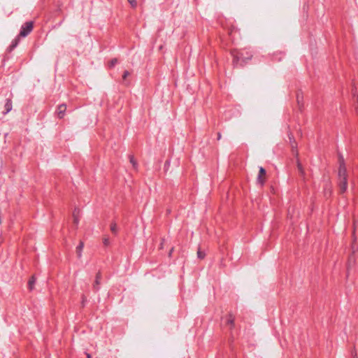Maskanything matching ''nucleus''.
Listing matches in <instances>:
<instances>
[{
	"mask_svg": "<svg viewBox=\"0 0 358 358\" xmlns=\"http://www.w3.org/2000/svg\"><path fill=\"white\" fill-rule=\"evenodd\" d=\"M103 243L104 245H106V246L108 245L110 243L109 238L105 237L103 238Z\"/></svg>",
	"mask_w": 358,
	"mask_h": 358,
	"instance_id": "obj_17",
	"label": "nucleus"
},
{
	"mask_svg": "<svg viewBox=\"0 0 358 358\" xmlns=\"http://www.w3.org/2000/svg\"><path fill=\"white\" fill-rule=\"evenodd\" d=\"M66 110V104H60L57 109V117L60 119L63 118Z\"/></svg>",
	"mask_w": 358,
	"mask_h": 358,
	"instance_id": "obj_5",
	"label": "nucleus"
},
{
	"mask_svg": "<svg viewBox=\"0 0 358 358\" xmlns=\"http://www.w3.org/2000/svg\"><path fill=\"white\" fill-rule=\"evenodd\" d=\"M73 219H74V223L76 224H78V222H79V220H78V217L76 215V212L73 213Z\"/></svg>",
	"mask_w": 358,
	"mask_h": 358,
	"instance_id": "obj_20",
	"label": "nucleus"
},
{
	"mask_svg": "<svg viewBox=\"0 0 358 358\" xmlns=\"http://www.w3.org/2000/svg\"><path fill=\"white\" fill-rule=\"evenodd\" d=\"M129 161H130L131 164H132L133 167L134 169H136L137 168V163L135 161L134 157L133 155H129Z\"/></svg>",
	"mask_w": 358,
	"mask_h": 358,
	"instance_id": "obj_12",
	"label": "nucleus"
},
{
	"mask_svg": "<svg viewBox=\"0 0 358 358\" xmlns=\"http://www.w3.org/2000/svg\"><path fill=\"white\" fill-rule=\"evenodd\" d=\"M338 186L341 193H344L348 189V173L344 157L342 155H338Z\"/></svg>",
	"mask_w": 358,
	"mask_h": 358,
	"instance_id": "obj_1",
	"label": "nucleus"
},
{
	"mask_svg": "<svg viewBox=\"0 0 358 358\" xmlns=\"http://www.w3.org/2000/svg\"><path fill=\"white\" fill-rule=\"evenodd\" d=\"M35 282H36V278L34 276H32L29 279V282H28V287H29V290H32L34 289Z\"/></svg>",
	"mask_w": 358,
	"mask_h": 358,
	"instance_id": "obj_10",
	"label": "nucleus"
},
{
	"mask_svg": "<svg viewBox=\"0 0 358 358\" xmlns=\"http://www.w3.org/2000/svg\"><path fill=\"white\" fill-rule=\"evenodd\" d=\"M222 138V134L220 132H218L217 133V140H220Z\"/></svg>",
	"mask_w": 358,
	"mask_h": 358,
	"instance_id": "obj_23",
	"label": "nucleus"
},
{
	"mask_svg": "<svg viewBox=\"0 0 358 358\" xmlns=\"http://www.w3.org/2000/svg\"><path fill=\"white\" fill-rule=\"evenodd\" d=\"M84 248V243L80 241L79 245L76 247V253L78 258L82 257V252Z\"/></svg>",
	"mask_w": 358,
	"mask_h": 358,
	"instance_id": "obj_9",
	"label": "nucleus"
},
{
	"mask_svg": "<svg viewBox=\"0 0 358 358\" xmlns=\"http://www.w3.org/2000/svg\"><path fill=\"white\" fill-rule=\"evenodd\" d=\"M13 108V103L11 99H6V102L4 104V109L5 111L3 112L4 115L8 113L10 111H11Z\"/></svg>",
	"mask_w": 358,
	"mask_h": 358,
	"instance_id": "obj_7",
	"label": "nucleus"
},
{
	"mask_svg": "<svg viewBox=\"0 0 358 358\" xmlns=\"http://www.w3.org/2000/svg\"><path fill=\"white\" fill-rule=\"evenodd\" d=\"M34 28V22L32 21H28L24 23L20 29L19 36L26 37L33 30Z\"/></svg>",
	"mask_w": 358,
	"mask_h": 358,
	"instance_id": "obj_3",
	"label": "nucleus"
},
{
	"mask_svg": "<svg viewBox=\"0 0 358 358\" xmlns=\"http://www.w3.org/2000/svg\"><path fill=\"white\" fill-rule=\"evenodd\" d=\"M231 55L233 57L232 62L235 67L243 66L252 57V54L245 50H234L231 52Z\"/></svg>",
	"mask_w": 358,
	"mask_h": 358,
	"instance_id": "obj_2",
	"label": "nucleus"
},
{
	"mask_svg": "<svg viewBox=\"0 0 358 358\" xmlns=\"http://www.w3.org/2000/svg\"><path fill=\"white\" fill-rule=\"evenodd\" d=\"M205 253L202 251H201L200 250H198L197 252V256L199 259H203L205 257Z\"/></svg>",
	"mask_w": 358,
	"mask_h": 358,
	"instance_id": "obj_16",
	"label": "nucleus"
},
{
	"mask_svg": "<svg viewBox=\"0 0 358 358\" xmlns=\"http://www.w3.org/2000/svg\"><path fill=\"white\" fill-rule=\"evenodd\" d=\"M87 358H91V355L90 354H87Z\"/></svg>",
	"mask_w": 358,
	"mask_h": 358,
	"instance_id": "obj_25",
	"label": "nucleus"
},
{
	"mask_svg": "<svg viewBox=\"0 0 358 358\" xmlns=\"http://www.w3.org/2000/svg\"><path fill=\"white\" fill-rule=\"evenodd\" d=\"M297 167H298V170L300 172L301 175L302 176H304V170H303L301 164L299 162H298Z\"/></svg>",
	"mask_w": 358,
	"mask_h": 358,
	"instance_id": "obj_13",
	"label": "nucleus"
},
{
	"mask_svg": "<svg viewBox=\"0 0 358 358\" xmlns=\"http://www.w3.org/2000/svg\"><path fill=\"white\" fill-rule=\"evenodd\" d=\"M129 75V72L128 71H124L122 75V78L125 80L127 76Z\"/></svg>",
	"mask_w": 358,
	"mask_h": 358,
	"instance_id": "obj_19",
	"label": "nucleus"
},
{
	"mask_svg": "<svg viewBox=\"0 0 358 358\" xmlns=\"http://www.w3.org/2000/svg\"><path fill=\"white\" fill-rule=\"evenodd\" d=\"M117 63V59L116 58H114L113 59L110 60V63H109V66L110 67H113L115 66V65Z\"/></svg>",
	"mask_w": 358,
	"mask_h": 358,
	"instance_id": "obj_15",
	"label": "nucleus"
},
{
	"mask_svg": "<svg viewBox=\"0 0 358 358\" xmlns=\"http://www.w3.org/2000/svg\"><path fill=\"white\" fill-rule=\"evenodd\" d=\"M266 176V170L263 167H259V174L257 176V182L260 185H263L264 184V179L263 178Z\"/></svg>",
	"mask_w": 358,
	"mask_h": 358,
	"instance_id": "obj_4",
	"label": "nucleus"
},
{
	"mask_svg": "<svg viewBox=\"0 0 358 358\" xmlns=\"http://www.w3.org/2000/svg\"><path fill=\"white\" fill-rule=\"evenodd\" d=\"M110 230L114 234H116L117 232V227L115 222H113L110 224Z\"/></svg>",
	"mask_w": 358,
	"mask_h": 358,
	"instance_id": "obj_11",
	"label": "nucleus"
},
{
	"mask_svg": "<svg viewBox=\"0 0 358 358\" xmlns=\"http://www.w3.org/2000/svg\"><path fill=\"white\" fill-rule=\"evenodd\" d=\"M20 37L19 35L15 37L11 42L9 48H8V50L10 52L13 51L17 45H18V43L20 42Z\"/></svg>",
	"mask_w": 358,
	"mask_h": 358,
	"instance_id": "obj_8",
	"label": "nucleus"
},
{
	"mask_svg": "<svg viewBox=\"0 0 358 358\" xmlns=\"http://www.w3.org/2000/svg\"><path fill=\"white\" fill-rule=\"evenodd\" d=\"M289 140H290V141H291V142H292V140H293V143H292V148H294V144H295V142H294V137H293V136H292V135H289Z\"/></svg>",
	"mask_w": 358,
	"mask_h": 358,
	"instance_id": "obj_21",
	"label": "nucleus"
},
{
	"mask_svg": "<svg viewBox=\"0 0 358 358\" xmlns=\"http://www.w3.org/2000/svg\"><path fill=\"white\" fill-rule=\"evenodd\" d=\"M101 272H98L96 275V279H95L94 283L93 285V289L96 292H98L100 289L99 285L101 283Z\"/></svg>",
	"mask_w": 358,
	"mask_h": 358,
	"instance_id": "obj_6",
	"label": "nucleus"
},
{
	"mask_svg": "<svg viewBox=\"0 0 358 358\" xmlns=\"http://www.w3.org/2000/svg\"><path fill=\"white\" fill-rule=\"evenodd\" d=\"M173 250V248H171V250H170V252H169V255H171V253H172Z\"/></svg>",
	"mask_w": 358,
	"mask_h": 358,
	"instance_id": "obj_24",
	"label": "nucleus"
},
{
	"mask_svg": "<svg viewBox=\"0 0 358 358\" xmlns=\"http://www.w3.org/2000/svg\"><path fill=\"white\" fill-rule=\"evenodd\" d=\"M227 323L231 324V325H234V318L233 317V316L231 315H229V318L227 320Z\"/></svg>",
	"mask_w": 358,
	"mask_h": 358,
	"instance_id": "obj_14",
	"label": "nucleus"
},
{
	"mask_svg": "<svg viewBox=\"0 0 358 358\" xmlns=\"http://www.w3.org/2000/svg\"><path fill=\"white\" fill-rule=\"evenodd\" d=\"M128 1L133 8H135L136 6V0H128Z\"/></svg>",
	"mask_w": 358,
	"mask_h": 358,
	"instance_id": "obj_18",
	"label": "nucleus"
},
{
	"mask_svg": "<svg viewBox=\"0 0 358 358\" xmlns=\"http://www.w3.org/2000/svg\"><path fill=\"white\" fill-rule=\"evenodd\" d=\"M303 97L300 96L299 94H297V96H296V99H297V102L299 104H300V101H301V99H302Z\"/></svg>",
	"mask_w": 358,
	"mask_h": 358,
	"instance_id": "obj_22",
	"label": "nucleus"
}]
</instances>
